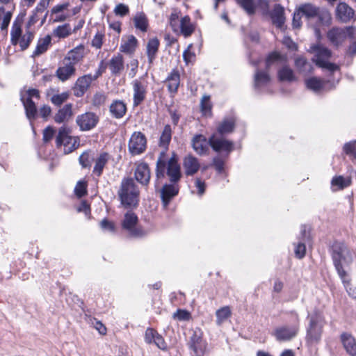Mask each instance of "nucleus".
<instances>
[{"mask_svg": "<svg viewBox=\"0 0 356 356\" xmlns=\"http://www.w3.org/2000/svg\"><path fill=\"white\" fill-rule=\"evenodd\" d=\"M154 172L156 183H161L165 179L169 181H180L182 172L177 154L172 152L170 156L168 152L161 151L156 161Z\"/></svg>", "mask_w": 356, "mask_h": 356, "instance_id": "f257e3e1", "label": "nucleus"}, {"mask_svg": "<svg viewBox=\"0 0 356 356\" xmlns=\"http://www.w3.org/2000/svg\"><path fill=\"white\" fill-rule=\"evenodd\" d=\"M118 195L124 208L132 209L138 207L140 190L134 178L124 177L122 179Z\"/></svg>", "mask_w": 356, "mask_h": 356, "instance_id": "f03ea898", "label": "nucleus"}, {"mask_svg": "<svg viewBox=\"0 0 356 356\" xmlns=\"http://www.w3.org/2000/svg\"><path fill=\"white\" fill-rule=\"evenodd\" d=\"M289 316L290 325H283L275 327L272 335L277 341H290L296 338L300 327V318L298 313L295 310L286 312Z\"/></svg>", "mask_w": 356, "mask_h": 356, "instance_id": "7ed1b4c3", "label": "nucleus"}, {"mask_svg": "<svg viewBox=\"0 0 356 356\" xmlns=\"http://www.w3.org/2000/svg\"><path fill=\"white\" fill-rule=\"evenodd\" d=\"M324 318L319 312H314L309 316L306 328V341L309 343H318L321 340L324 327Z\"/></svg>", "mask_w": 356, "mask_h": 356, "instance_id": "20e7f679", "label": "nucleus"}, {"mask_svg": "<svg viewBox=\"0 0 356 356\" xmlns=\"http://www.w3.org/2000/svg\"><path fill=\"white\" fill-rule=\"evenodd\" d=\"M296 8L307 19L316 17L321 24H330L331 23V13L325 8H321L312 3H302Z\"/></svg>", "mask_w": 356, "mask_h": 356, "instance_id": "39448f33", "label": "nucleus"}, {"mask_svg": "<svg viewBox=\"0 0 356 356\" xmlns=\"http://www.w3.org/2000/svg\"><path fill=\"white\" fill-rule=\"evenodd\" d=\"M330 255L337 273L346 271L343 266V261H346V257L351 256V252L345 241H334L330 246Z\"/></svg>", "mask_w": 356, "mask_h": 356, "instance_id": "423d86ee", "label": "nucleus"}, {"mask_svg": "<svg viewBox=\"0 0 356 356\" xmlns=\"http://www.w3.org/2000/svg\"><path fill=\"white\" fill-rule=\"evenodd\" d=\"M35 31L26 29L22 34L20 24L14 23L10 31V42L13 45L19 44L21 51L26 50L35 38Z\"/></svg>", "mask_w": 356, "mask_h": 356, "instance_id": "0eeeda50", "label": "nucleus"}, {"mask_svg": "<svg viewBox=\"0 0 356 356\" xmlns=\"http://www.w3.org/2000/svg\"><path fill=\"white\" fill-rule=\"evenodd\" d=\"M71 130L66 126L58 129L56 136V146L57 148L63 147L65 154H70L76 149L79 146V138L70 136Z\"/></svg>", "mask_w": 356, "mask_h": 356, "instance_id": "6e6552de", "label": "nucleus"}, {"mask_svg": "<svg viewBox=\"0 0 356 356\" xmlns=\"http://www.w3.org/2000/svg\"><path fill=\"white\" fill-rule=\"evenodd\" d=\"M133 89V107L136 108L143 103L148 93L149 81L145 74L133 80L131 83Z\"/></svg>", "mask_w": 356, "mask_h": 356, "instance_id": "1a4fd4ad", "label": "nucleus"}, {"mask_svg": "<svg viewBox=\"0 0 356 356\" xmlns=\"http://www.w3.org/2000/svg\"><path fill=\"white\" fill-rule=\"evenodd\" d=\"M187 346L194 356H204L208 343L204 339V333L200 328L196 327L192 330V334L188 339Z\"/></svg>", "mask_w": 356, "mask_h": 356, "instance_id": "9d476101", "label": "nucleus"}, {"mask_svg": "<svg viewBox=\"0 0 356 356\" xmlns=\"http://www.w3.org/2000/svg\"><path fill=\"white\" fill-rule=\"evenodd\" d=\"M122 229L127 231L131 237H140L145 234L143 229L138 225V218L133 211H127L121 222Z\"/></svg>", "mask_w": 356, "mask_h": 356, "instance_id": "9b49d317", "label": "nucleus"}, {"mask_svg": "<svg viewBox=\"0 0 356 356\" xmlns=\"http://www.w3.org/2000/svg\"><path fill=\"white\" fill-rule=\"evenodd\" d=\"M208 143L214 152H223L227 156L234 150V141L217 134H212L208 139Z\"/></svg>", "mask_w": 356, "mask_h": 356, "instance_id": "f8f14e48", "label": "nucleus"}, {"mask_svg": "<svg viewBox=\"0 0 356 356\" xmlns=\"http://www.w3.org/2000/svg\"><path fill=\"white\" fill-rule=\"evenodd\" d=\"M134 165V179L143 187L147 188L152 178V170L149 165L143 160L136 161Z\"/></svg>", "mask_w": 356, "mask_h": 356, "instance_id": "ddd939ff", "label": "nucleus"}, {"mask_svg": "<svg viewBox=\"0 0 356 356\" xmlns=\"http://www.w3.org/2000/svg\"><path fill=\"white\" fill-rule=\"evenodd\" d=\"M147 138L140 131H134L128 142V150L131 156L140 155L147 149Z\"/></svg>", "mask_w": 356, "mask_h": 356, "instance_id": "4468645a", "label": "nucleus"}, {"mask_svg": "<svg viewBox=\"0 0 356 356\" xmlns=\"http://www.w3.org/2000/svg\"><path fill=\"white\" fill-rule=\"evenodd\" d=\"M99 122V117L92 111H86L76 118V124L81 131H89L95 129Z\"/></svg>", "mask_w": 356, "mask_h": 356, "instance_id": "2eb2a0df", "label": "nucleus"}, {"mask_svg": "<svg viewBox=\"0 0 356 356\" xmlns=\"http://www.w3.org/2000/svg\"><path fill=\"white\" fill-rule=\"evenodd\" d=\"M355 33V28L347 26L345 29L332 27L327 33V38L329 41L335 47H338L346 38V34L352 38Z\"/></svg>", "mask_w": 356, "mask_h": 356, "instance_id": "dca6fc26", "label": "nucleus"}, {"mask_svg": "<svg viewBox=\"0 0 356 356\" xmlns=\"http://www.w3.org/2000/svg\"><path fill=\"white\" fill-rule=\"evenodd\" d=\"M180 181H170L163 185L160 190V197L163 206L167 208L171 201L178 195L180 191Z\"/></svg>", "mask_w": 356, "mask_h": 356, "instance_id": "f3484780", "label": "nucleus"}, {"mask_svg": "<svg viewBox=\"0 0 356 356\" xmlns=\"http://www.w3.org/2000/svg\"><path fill=\"white\" fill-rule=\"evenodd\" d=\"M144 341L147 345H154L162 351H168V346L164 337L153 327H147L144 333Z\"/></svg>", "mask_w": 356, "mask_h": 356, "instance_id": "a211bd4d", "label": "nucleus"}, {"mask_svg": "<svg viewBox=\"0 0 356 356\" xmlns=\"http://www.w3.org/2000/svg\"><path fill=\"white\" fill-rule=\"evenodd\" d=\"M168 92L170 96L174 97L177 92L181 83V74L177 67L173 68L164 80Z\"/></svg>", "mask_w": 356, "mask_h": 356, "instance_id": "6ab92c4d", "label": "nucleus"}, {"mask_svg": "<svg viewBox=\"0 0 356 356\" xmlns=\"http://www.w3.org/2000/svg\"><path fill=\"white\" fill-rule=\"evenodd\" d=\"M96 79L91 74L83 75L77 79L73 88L74 95L77 97H81L86 92L90 87L93 81Z\"/></svg>", "mask_w": 356, "mask_h": 356, "instance_id": "aec40b11", "label": "nucleus"}, {"mask_svg": "<svg viewBox=\"0 0 356 356\" xmlns=\"http://www.w3.org/2000/svg\"><path fill=\"white\" fill-rule=\"evenodd\" d=\"M342 347L349 356H356V337L350 332H342L339 335Z\"/></svg>", "mask_w": 356, "mask_h": 356, "instance_id": "412c9836", "label": "nucleus"}, {"mask_svg": "<svg viewBox=\"0 0 356 356\" xmlns=\"http://www.w3.org/2000/svg\"><path fill=\"white\" fill-rule=\"evenodd\" d=\"M84 44H80L70 50L63 58L66 62H70L74 66L81 63L86 55Z\"/></svg>", "mask_w": 356, "mask_h": 356, "instance_id": "4be33fe9", "label": "nucleus"}, {"mask_svg": "<svg viewBox=\"0 0 356 356\" xmlns=\"http://www.w3.org/2000/svg\"><path fill=\"white\" fill-rule=\"evenodd\" d=\"M75 74L76 66L70 62H66L64 58L61 61L60 65L56 71V76L63 82L69 80L72 76H74Z\"/></svg>", "mask_w": 356, "mask_h": 356, "instance_id": "5701e85b", "label": "nucleus"}, {"mask_svg": "<svg viewBox=\"0 0 356 356\" xmlns=\"http://www.w3.org/2000/svg\"><path fill=\"white\" fill-rule=\"evenodd\" d=\"M355 16V10L345 2H340L336 8V17L343 23L350 22Z\"/></svg>", "mask_w": 356, "mask_h": 356, "instance_id": "b1692460", "label": "nucleus"}, {"mask_svg": "<svg viewBox=\"0 0 356 356\" xmlns=\"http://www.w3.org/2000/svg\"><path fill=\"white\" fill-rule=\"evenodd\" d=\"M273 24L279 29L284 31L286 17L284 8L281 4H275L270 13Z\"/></svg>", "mask_w": 356, "mask_h": 356, "instance_id": "393cba45", "label": "nucleus"}, {"mask_svg": "<svg viewBox=\"0 0 356 356\" xmlns=\"http://www.w3.org/2000/svg\"><path fill=\"white\" fill-rule=\"evenodd\" d=\"M192 147L198 155H206L209 154V143L207 138L202 134H196L191 140Z\"/></svg>", "mask_w": 356, "mask_h": 356, "instance_id": "a878e982", "label": "nucleus"}, {"mask_svg": "<svg viewBox=\"0 0 356 356\" xmlns=\"http://www.w3.org/2000/svg\"><path fill=\"white\" fill-rule=\"evenodd\" d=\"M236 127V120L233 117L224 118L221 122H219L216 125V132L220 136H225L227 134L234 132Z\"/></svg>", "mask_w": 356, "mask_h": 356, "instance_id": "bb28decb", "label": "nucleus"}, {"mask_svg": "<svg viewBox=\"0 0 356 356\" xmlns=\"http://www.w3.org/2000/svg\"><path fill=\"white\" fill-rule=\"evenodd\" d=\"M183 167L186 176H193L199 171L200 163L195 156L188 154L184 158Z\"/></svg>", "mask_w": 356, "mask_h": 356, "instance_id": "cd10ccee", "label": "nucleus"}, {"mask_svg": "<svg viewBox=\"0 0 356 356\" xmlns=\"http://www.w3.org/2000/svg\"><path fill=\"white\" fill-rule=\"evenodd\" d=\"M73 116V104L72 103L65 104L54 114L53 119L57 124L67 122Z\"/></svg>", "mask_w": 356, "mask_h": 356, "instance_id": "c85d7f7f", "label": "nucleus"}, {"mask_svg": "<svg viewBox=\"0 0 356 356\" xmlns=\"http://www.w3.org/2000/svg\"><path fill=\"white\" fill-rule=\"evenodd\" d=\"M108 67L112 76H119L124 69L123 56L120 53L113 55L108 63Z\"/></svg>", "mask_w": 356, "mask_h": 356, "instance_id": "c756f323", "label": "nucleus"}, {"mask_svg": "<svg viewBox=\"0 0 356 356\" xmlns=\"http://www.w3.org/2000/svg\"><path fill=\"white\" fill-rule=\"evenodd\" d=\"M109 112L112 118L121 119L127 114V104L123 100L114 99L109 106Z\"/></svg>", "mask_w": 356, "mask_h": 356, "instance_id": "7c9ffc66", "label": "nucleus"}, {"mask_svg": "<svg viewBox=\"0 0 356 356\" xmlns=\"http://www.w3.org/2000/svg\"><path fill=\"white\" fill-rule=\"evenodd\" d=\"M160 47V40L157 37L149 38L146 44V54L149 64L156 58Z\"/></svg>", "mask_w": 356, "mask_h": 356, "instance_id": "2f4dec72", "label": "nucleus"}, {"mask_svg": "<svg viewBox=\"0 0 356 356\" xmlns=\"http://www.w3.org/2000/svg\"><path fill=\"white\" fill-rule=\"evenodd\" d=\"M172 136V129L170 124H167L164 126L158 142L159 147L162 148V151L168 152Z\"/></svg>", "mask_w": 356, "mask_h": 356, "instance_id": "473e14b6", "label": "nucleus"}, {"mask_svg": "<svg viewBox=\"0 0 356 356\" xmlns=\"http://www.w3.org/2000/svg\"><path fill=\"white\" fill-rule=\"evenodd\" d=\"M110 159V155L108 152H104L99 154L95 159V165L92 172L97 177H100Z\"/></svg>", "mask_w": 356, "mask_h": 356, "instance_id": "72a5a7b5", "label": "nucleus"}, {"mask_svg": "<svg viewBox=\"0 0 356 356\" xmlns=\"http://www.w3.org/2000/svg\"><path fill=\"white\" fill-rule=\"evenodd\" d=\"M180 33L184 38H188L192 35L196 29V24L191 22L188 15H185L180 19Z\"/></svg>", "mask_w": 356, "mask_h": 356, "instance_id": "f704fd0d", "label": "nucleus"}, {"mask_svg": "<svg viewBox=\"0 0 356 356\" xmlns=\"http://www.w3.org/2000/svg\"><path fill=\"white\" fill-rule=\"evenodd\" d=\"M138 42L136 38L130 35L125 40H122L120 46V51L128 55L133 54L138 47Z\"/></svg>", "mask_w": 356, "mask_h": 356, "instance_id": "c9c22d12", "label": "nucleus"}, {"mask_svg": "<svg viewBox=\"0 0 356 356\" xmlns=\"http://www.w3.org/2000/svg\"><path fill=\"white\" fill-rule=\"evenodd\" d=\"M352 184L350 177H343L342 175L334 176L331 180L332 191L343 190Z\"/></svg>", "mask_w": 356, "mask_h": 356, "instance_id": "e433bc0d", "label": "nucleus"}, {"mask_svg": "<svg viewBox=\"0 0 356 356\" xmlns=\"http://www.w3.org/2000/svg\"><path fill=\"white\" fill-rule=\"evenodd\" d=\"M348 296L356 299V287L351 283V277L347 271L337 273Z\"/></svg>", "mask_w": 356, "mask_h": 356, "instance_id": "4c0bfd02", "label": "nucleus"}, {"mask_svg": "<svg viewBox=\"0 0 356 356\" xmlns=\"http://www.w3.org/2000/svg\"><path fill=\"white\" fill-rule=\"evenodd\" d=\"M134 24L136 29L143 33H146L149 27V21L147 15L143 13H137L133 18Z\"/></svg>", "mask_w": 356, "mask_h": 356, "instance_id": "58836bf2", "label": "nucleus"}, {"mask_svg": "<svg viewBox=\"0 0 356 356\" xmlns=\"http://www.w3.org/2000/svg\"><path fill=\"white\" fill-rule=\"evenodd\" d=\"M51 37L49 35H47L44 38H39L36 47L33 52V56H39L46 52L51 44Z\"/></svg>", "mask_w": 356, "mask_h": 356, "instance_id": "ea45409f", "label": "nucleus"}, {"mask_svg": "<svg viewBox=\"0 0 356 356\" xmlns=\"http://www.w3.org/2000/svg\"><path fill=\"white\" fill-rule=\"evenodd\" d=\"M277 78L280 81L293 82L297 81V78L293 70L288 65H284L277 72Z\"/></svg>", "mask_w": 356, "mask_h": 356, "instance_id": "a19ab883", "label": "nucleus"}, {"mask_svg": "<svg viewBox=\"0 0 356 356\" xmlns=\"http://www.w3.org/2000/svg\"><path fill=\"white\" fill-rule=\"evenodd\" d=\"M294 65L300 73L307 72L311 74L314 71L313 66L308 62L307 59L300 56L295 58Z\"/></svg>", "mask_w": 356, "mask_h": 356, "instance_id": "79ce46f5", "label": "nucleus"}, {"mask_svg": "<svg viewBox=\"0 0 356 356\" xmlns=\"http://www.w3.org/2000/svg\"><path fill=\"white\" fill-rule=\"evenodd\" d=\"M306 88L314 92L321 91L325 86V81L316 76L310 77L305 81Z\"/></svg>", "mask_w": 356, "mask_h": 356, "instance_id": "37998d69", "label": "nucleus"}, {"mask_svg": "<svg viewBox=\"0 0 356 356\" xmlns=\"http://www.w3.org/2000/svg\"><path fill=\"white\" fill-rule=\"evenodd\" d=\"M235 1L249 16L255 14L257 6L254 0H235Z\"/></svg>", "mask_w": 356, "mask_h": 356, "instance_id": "c03bdc74", "label": "nucleus"}, {"mask_svg": "<svg viewBox=\"0 0 356 356\" xmlns=\"http://www.w3.org/2000/svg\"><path fill=\"white\" fill-rule=\"evenodd\" d=\"M342 151L353 163H356V140L344 143Z\"/></svg>", "mask_w": 356, "mask_h": 356, "instance_id": "a18cd8bd", "label": "nucleus"}, {"mask_svg": "<svg viewBox=\"0 0 356 356\" xmlns=\"http://www.w3.org/2000/svg\"><path fill=\"white\" fill-rule=\"evenodd\" d=\"M200 111L204 116H212L213 104L211 102V96L204 95L201 99L200 104Z\"/></svg>", "mask_w": 356, "mask_h": 356, "instance_id": "49530a36", "label": "nucleus"}, {"mask_svg": "<svg viewBox=\"0 0 356 356\" xmlns=\"http://www.w3.org/2000/svg\"><path fill=\"white\" fill-rule=\"evenodd\" d=\"M23 104L27 118L30 120L35 119L38 111L35 102L32 100V99L26 98L23 102Z\"/></svg>", "mask_w": 356, "mask_h": 356, "instance_id": "de8ad7c7", "label": "nucleus"}, {"mask_svg": "<svg viewBox=\"0 0 356 356\" xmlns=\"http://www.w3.org/2000/svg\"><path fill=\"white\" fill-rule=\"evenodd\" d=\"M316 58L313 59V62L317 65L318 60H328L332 57V51L327 47L317 46L315 48Z\"/></svg>", "mask_w": 356, "mask_h": 356, "instance_id": "09e8293b", "label": "nucleus"}, {"mask_svg": "<svg viewBox=\"0 0 356 356\" xmlns=\"http://www.w3.org/2000/svg\"><path fill=\"white\" fill-rule=\"evenodd\" d=\"M280 61H286V57L279 51H274L269 53L265 60L266 70H269L274 63Z\"/></svg>", "mask_w": 356, "mask_h": 356, "instance_id": "8fccbe9b", "label": "nucleus"}, {"mask_svg": "<svg viewBox=\"0 0 356 356\" xmlns=\"http://www.w3.org/2000/svg\"><path fill=\"white\" fill-rule=\"evenodd\" d=\"M71 34V26L67 23L60 25L54 30V35L59 38H65Z\"/></svg>", "mask_w": 356, "mask_h": 356, "instance_id": "3c124183", "label": "nucleus"}, {"mask_svg": "<svg viewBox=\"0 0 356 356\" xmlns=\"http://www.w3.org/2000/svg\"><path fill=\"white\" fill-rule=\"evenodd\" d=\"M270 80L267 72L258 70L254 75V85L256 87L267 84Z\"/></svg>", "mask_w": 356, "mask_h": 356, "instance_id": "603ef678", "label": "nucleus"}, {"mask_svg": "<svg viewBox=\"0 0 356 356\" xmlns=\"http://www.w3.org/2000/svg\"><path fill=\"white\" fill-rule=\"evenodd\" d=\"M12 13L9 11L6 12L4 7L0 6V24L1 29H7L10 22Z\"/></svg>", "mask_w": 356, "mask_h": 356, "instance_id": "864d4df0", "label": "nucleus"}, {"mask_svg": "<svg viewBox=\"0 0 356 356\" xmlns=\"http://www.w3.org/2000/svg\"><path fill=\"white\" fill-rule=\"evenodd\" d=\"M92 160L93 157L90 149L83 152L79 158V163L83 168H90Z\"/></svg>", "mask_w": 356, "mask_h": 356, "instance_id": "5fc2aeb1", "label": "nucleus"}, {"mask_svg": "<svg viewBox=\"0 0 356 356\" xmlns=\"http://www.w3.org/2000/svg\"><path fill=\"white\" fill-rule=\"evenodd\" d=\"M88 181L86 180H79L77 181L74 188V193L79 198H81L88 193Z\"/></svg>", "mask_w": 356, "mask_h": 356, "instance_id": "6e6d98bb", "label": "nucleus"}, {"mask_svg": "<svg viewBox=\"0 0 356 356\" xmlns=\"http://www.w3.org/2000/svg\"><path fill=\"white\" fill-rule=\"evenodd\" d=\"M106 99L107 96L104 93L97 92L92 98V105L96 108H99L106 104Z\"/></svg>", "mask_w": 356, "mask_h": 356, "instance_id": "4d7b16f0", "label": "nucleus"}, {"mask_svg": "<svg viewBox=\"0 0 356 356\" xmlns=\"http://www.w3.org/2000/svg\"><path fill=\"white\" fill-rule=\"evenodd\" d=\"M70 97L68 92H63L60 94H56L51 96V102L56 106H60L64 102H65Z\"/></svg>", "mask_w": 356, "mask_h": 356, "instance_id": "13d9d810", "label": "nucleus"}, {"mask_svg": "<svg viewBox=\"0 0 356 356\" xmlns=\"http://www.w3.org/2000/svg\"><path fill=\"white\" fill-rule=\"evenodd\" d=\"M216 317L218 321L222 322L232 315V312L228 306L223 307L216 311Z\"/></svg>", "mask_w": 356, "mask_h": 356, "instance_id": "bf43d9fd", "label": "nucleus"}, {"mask_svg": "<svg viewBox=\"0 0 356 356\" xmlns=\"http://www.w3.org/2000/svg\"><path fill=\"white\" fill-rule=\"evenodd\" d=\"M99 225L102 229H103L104 231H108L113 233L116 230L115 222L112 220H109L106 218L102 220V221L99 223Z\"/></svg>", "mask_w": 356, "mask_h": 356, "instance_id": "052dcab7", "label": "nucleus"}, {"mask_svg": "<svg viewBox=\"0 0 356 356\" xmlns=\"http://www.w3.org/2000/svg\"><path fill=\"white\" fill-rule=\"evenodd\" d=\"M104 37L105 35L104 33L98 31L94 35L91 41V45L97 49H101L103 44Z\"/></svg>", "mask_w": 356, "mask_h": 356, "instance_id": "680f3d73", "label": "nucleus"}, {"mask_svg": "<svg viewBox=\"0 0 356 356\" xmlns=\"http://www.w3.org/2000/svg\"><path fill=\"white\" fill-rule=\"evenodd\" d=\"M317 66L321 68L327 69L332 72L339 70V67L337 64L330 63L328 60H318Z\"/></svg>", "mask_w": 356, "mask_h": 356, "instance_id": "e2e57ef3", "label": "nucleus"}, {"mask_svg": "<svg viewBox=\"0 0 356 356\" xmlns=\"http://www.w3.org/2000/svg\"><path fill=\"white\" fill-rule=\"evenodd\" d=\"M302 15L299 13L298 9L296 8L295 11L293 15L292 19V27L295 29H299L302 26Z\"/></svg>", "mask_w": 356, "mask_h": 356, "instance_id": "0e129e2a", "label": "nucleus"}, {"mask_svg": "<svg viewBox=\"0 0 356 356\" xmlns=\"http://www.w3.org/2000/svg\"><path fill=\"white\" fill-rule=\"evenodd\" d=\"M213 166L215 170L220 174L222 173L225 170V161L220 156H216L213 159Z\"/></svg>", "mask_w": 356, "mask_h": 356, "instance_id": "69168bd1", "label": "nucleus"}, {"mask_svg": "<svg viewBox=\"0 0 356 356\" xmlns=\"http://www.w3.org/2000/svg\"><path fill=\"white\" fill-rule=\"evenodd\" d=\"M194 186L197 188V194L199 196H202L206 191V183L201 178H196L194 181Z\"/></svg>", "mask_w": 356, "mask_h": 356, "instance_id": "338daca9", "label": "nucleus"}, {"mask_svg": "<svg viewBox=\"0 0 356 356\" xmlns=\"http://www.w3.org/2000/svg\"><path fill=\"white\" fill-rule=\"evenodd\" d=\"M114 13L118 16L124 17L129 13V6L124 3H119L115 6Z\"/></svg>", "mask_w": 356, "mask_h": 356, "instance_id": "774afa93", "label": "nucleus"}]
</instances>
